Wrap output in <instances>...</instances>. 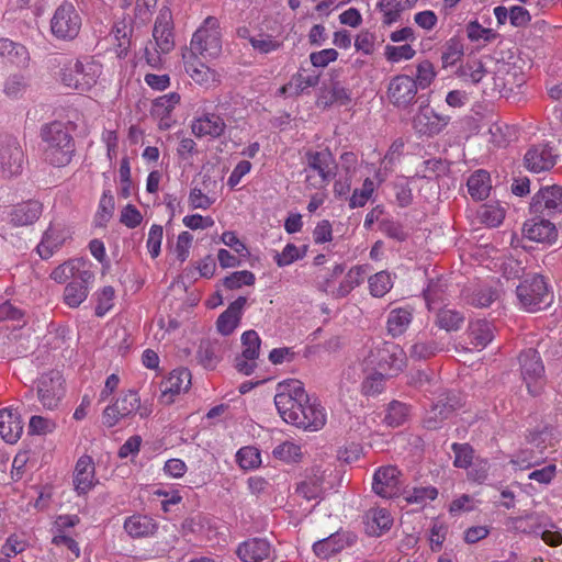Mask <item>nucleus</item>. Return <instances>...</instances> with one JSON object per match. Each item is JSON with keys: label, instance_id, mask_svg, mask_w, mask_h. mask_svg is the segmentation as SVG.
<instances>
[{"label": "nucleus", "instance_id": "nucleus-41", "mask_svg": "<svg viewBox=\"0 0 562 562\" xmlns=\"http://www.w3.org/2000/svg\"><path fill=\"white\" fill-rule=\"evenodd\" d=\"M464 321V314L452 308H440L436 315V325L446 331L459 330Z\"/></svg>", "mask_w": 562, "mask_h": 562}, {"label": "nucleus", "instance_id": "nucleus-39", "mask_svg": "<svg viewBox=\"0 0 562 562\" xmlns=\"http://www.w3.org/2000/svg\"><path fill=\"white\" fill-rule=\"evenodd\" d=\"M82 271H89L85 269V262L81 259H71L57 266L52 271L50 278L58 283H65L69 279H79Z\"/></svg>", "mask_w": 562, "mask_h": 562}, {"label": "nucleus", "instance_id": "nucleus-17", "mask_svg": "<svg viewBox=\"0 0 562 562\" xmlns=\"http://www.w3.org/2000/svg\"><path fill=\"white\" fill-rule=\"evenodd\" d=\"M401 471L394 465L379 468L373 475V492L383 498L397 496L401 488Z\"/></svg>", "mask_w": 562, "mask_h": 562}, {"label": "nucleus", "instance_id": "nucleus-49", "mask_svg": "<svg viewBox=\"0 0 562 562\" xmlns=\"http://www.w3.org/2000/svg\"><path fill=\"white\" fill-rule=\"evenodd\" d=\"M441 348L435 340H417L409 349V357L414 360H426L434 357Z\"/></svg>", "mask_w": 562, "mask_h": 562}, {"label": "nucleus", "instance_id": "nucleus-48", "mask_svg": "<svg viewBox=\"0 0 562 562\" xmlns=\"http://www.w3.org/2000/svg\"><path fill=\"white\" fill-rule=\"evenodd\" d=\"M463 56V44L457 38L452 37L445 44L441 53V60L443 67L452 66Z\"/></svg>", "mask_w": 562, "mask_h": 562}, {"label": "nucleus", "instance_id": "nucleus-35", "mask_svg": "<svg viewBox=\"0 0 562 562\" xmlns=\"http://www.w3.org/2000/svg\"><path fill=\"white\" fill-rule=\"evenodd\" d=\"M196 359L203 368L213 370L222 359V346L218 341L202 340L196 351Z\"/></svg>", "mask_w": 562, "mask_h": 562}, {"label": "nucleus", "instance_id": "nucleus-50", "mask_svg": "<svg viewBox=\"0 0 562 562\" xmlns=\"http://www.w3.org/2000/svg\"><path fill=\"white\" fill-rule=\"evenodd\" d=\"M393 286L390 273L380 271L369 278L370 293L375 297L384 296Z\"/></svg>", "mask_w": 562, "mask_h": 562}, {"label": "nucleus", "instance_id": "nucleus-32", "mask_svg": "<svg viewBox=\"0 0 562 562\" xmlns=\"http://www.w3.org/2000/svg\"><path fill=\"white\" fill-rule=\"evenodd\" d=\"M413 321L412 307H396L389 312L386 319L387 334L393 338L402 336Z\"/></svg>", "mask_w": 562, "mask_h": 562}, {"label": "nucleus", "instance_id": "nucleus-37", "mask_svg": "<svg viewBox=\"0 0 562 562\" xmlns=\"http://www.w3.org/2000/svg\"><path fill=\"white\" fill-rule=\"evenodd\" d=\"M351 101V92L349 89L340 85L339 81H333L329 88H324L318 98V102L324 108L335 103L346 105Z\"/></svg>", "mask_w": 562, "mask_h": 562}, {"label": "nucleus", "instance_id": "nucleus-12", "mask_svg": "<svg viewBox=\"0 0 562 562\" xmlns=\"http://www.w3.org/2000/svg\"><path fill=\"white\" fill-rule=\"evenodd\" d=\"M417 83L406 75L394 77L387 88V94L391 103L398 109H408L417 99Z\"/></svg>", "mask_w": 562, "mask_h": 562}, {"label": "nucleus", "instance_id": "nucleus-62", "mask_svg": "<svg viewBox=\"0 0 562 562\" xmlns=\"http://www.w3.org/2000/svg\"><path fill=\"white\" fill-rule=\"evenodd\" d=\"M374 190L373 181L367 178L363 181L361 189H356L349 199V206L351 209L362 207L366 205L368 200L371 198Z\"/></svg>", "mask_w": 562, "mask_h": 562}, {"label": "nucleus", "instance_id": "nucleus-19", "mask_svg": "<svg viewBox=\"0 0 562 562\" xmlns=\"http://www.w3.org/2000/svg\"><path fill=\"white\" fill-rule=\"evenodd\" d=\"M558 155L546 143L536 144L528 148L524 156V165L531 172H542L552 169L557 164Z\"/></svg>", "mask_w": 562, "mask_h": 562}, {"label": "nucleus", "instance_id": "nucleus-43", "mask_svg": "<svg viewBox=\"0 0 562 562\" xmlns=\"http://www.w3.org/2000/svg\"><path fill=\"white\" fill-rule=\"evenodd\" d=\"M295 493L306 501L319 498L323 493V477L316 474L306 476L296 484Z\"/></svg>", "mask_w": 562, "mask_h": 562}, {"label": "nucleus", "instance_id": "nucleus-38", "mask_svg": "<svg viewBox=\"0 0 562 562\" xmlns=\"http://www.w3.org/2000/svg\"><path fill=\"white\" fill-rule=\"evenodd\" d=\"M180 99L179 93L170 92L154 100L151 113L160 119V127H169V124L165 122V120L170 116L175 106L180 102Z\"/></svg>", "mask_w": 562, "mask_h": 562}, {"label": "nucleus", "instance_id": "nucleus-14", "mask_svg": "<svg viewBox=\"0 0 562 562\" xmlns=\"http://www.w3.org/2000/svg\"><path fill=\"white\" fill-rule=\"evenodd\" d=\"M260 337L256 330H247L241 335L243 352L235 358V368L238 372L250 375L257 368L256 360L260 353Z\"/></svg>", "mask_w": 562, "mask_h": 562}, {"label": "nucleus", "instance_id": "nucleus-61", "mask_svg": "<svg viewBox=\"0 0 562 562\" xmlns=\"http://www.w3.org/2000/svg\"><path fill=\"white\" fill-rule=\"evenodd\" d=\"M438 496V490L435 486H417L407 493L405 499L409 504H424L427 501H434Z\"/></svg>", "mask_w": 562, "mask_h": 562}, {"label": "nucleus", "instance_id": "nucleus-21", "mask_svg": "<svg viewBox=\"0 0 562 562\" xmlns=\"http://www.w3.org/2000/svg\"><path fill=\"white\" fill-rule=\"evenodd\" d=\"M191 128L196 137L218 138L224 134L226 123L221 115L205 112L194 119Z\"/></svg>", "mask_w": 562, "mask_h": 562}, {"label": "nucleus", "instance_id": "nucleus-15", "mask_svg": "<svg viewBox=\"0 0 562 562\" xmlns=\"http://www.w3.org/2000/svg\"><path fill=\"white\" fill-rule=\"evenodd\" d=\"M530 211L541 215L562 213V187L554 184L541 188L532 196Z\"/></svg>", "mask_w": 562, "mask_h": 562}, {"label": "nucleus", "instance_id": "nucleus-9", "mask_svg": "<svg viewBox=\"0 0 562 562\" xmlns=\"http://www.w3.org/2000/svg\"><path fill=\"white\" fill-rule=\"evenodd\" d=\"M450 117L438 114L429 106V100L420 101L419 111L413 119V128L420 136L438 135L449 123Z\"/></svg>", "mask_w": 562, "mask_h": 562}, {"label": "nucleus", "instance_id": "nucleus-34", "mask_svg": "<svg viewBox=\"0 0 562 562\" xmlns=\"http://www.w3.org/2000/svg\"><path fill=\"white\" fill-rule=\"evenodd\" d=\"M0 57H7L20 68H27L31 60L27 48L23 44L9 38H0Z\"/></svg>", "mask_w": 562, "mask_h": 562}, {"label": "nucleus", "instance_id": "nucleus-11", "mask_svg": "<svg viewBox=\"0 0 562 562\" xmlns=\"http://www.w3.org/2000/svg\"><path fill=\"white\" fill-rule=\"evenodd\" d=\"M462 406L460 396L454 392H447L439 396L424 418V426L427 429H438L458 408Z\"/></svg>", "mask_w": 562, "mask_h": 562}, {"label": "nucleus", "instance_id": "nucleus-57", "mask_svg": "<svg viewBox=\"0 0 562 562\" xmlns=\"http://www.w3.org/2000/svg\"><path fill=\"white\" fill-rule=\"evenodd\" d=\"M272 454L278 460L295 462L301 457V447L293 442L284 441L273 449Z\"/></svg>", "mask_w": 562, "mask_h": 562}, {"label": "nucleus", "instance_id": "nucleus-28", "mask_svg": "<svg viewBox=\"0 0 562 562\" xmlns=\"http://www.w3.org/2000/svg\"><path fill=\"white\" fill-rule=\"evenodd\" d=\"M495 326L486 319H476L469 324L468 335L470 344L479 349H484L495 337Z\"/></svg>", "mask_w": 562, "mask_h": 562}, {"label": "nucleus", "instance_id": "nucleus-47", "mask_svg": "<svg viewBox=\"0 0 562 562\" xmlns=\"http://www.w3.org/2000/svg\"><path fill=\"white\" fill-rule=\"evenodd\" d=\"M378 7L383 12V23L386 25L397 22L402 12L407 9L402 0H382Z\"/></svg>", "mask_w": 562, "mask_h": 562}, {"label": "nucleus", "instance_id": "nucleus-18", "mask_svg": "<svg viewBox=\"0 0 562 562\" xmlns=\"http://www.w3.org/2000/svg\"><path fill=\"white\" fill-rule=\"evenodd\" d=\"M153 37L160 53L167 54L175 47L173 21L171 10L167 7L160 9L155 20Z\"/></svg>", "mask_w": 562, "mask_h": 562}, {"label": "nucleus", "instance_id": "nucleus-7", "mask_svg": "<svg viewBox=\"0 0 562 562\" xmlns=\"http://www.w3.org/2000/svg\"><path fill=\"white\" fill-rule=\"evenodd\" d=\"M371 363L389 375H396L406 367L404 349L394 342L384 341L370 351Z\"/></svg>", "mask_w": 562, "mask_h": 562}, {"label": "nucleus", "instance_id": "nucleus-44", "mask_svg": "<svg viewBox=\"0 0 562 562\" xmlns=\"http://www.w3.org/2000/svg\"><path fill=\"white\" fill-rule=\"evenodd\" d=\"M64 237L60 232L52 225L45 231L41 243L37 246V252L42 259H48L54 251L63 244Z\"/></svg>", "mask_w": 562, "mask_h": 562}, {"label": "nucleus", "instance_id": "nucleus-40", "mask_svg": "<svg viewBox=\"0 0 562 562\" xmlns=\"http://www.w3.org/2000/svg\"><path fill=\"white\" fill-rule=\"evenodd\" d=\"M368 526L371 532L380 536L393 525L391 513L385 508H372L367 513Z\"/></svg>", "mask_w": 562, "mask_h": 562}, {"label": "nucleus", "instance_id": "nucleus-5", "mask_svg": "<svg viewBox=\"0 0 562 562\" xmlns=\"http://www.w3.org/2000/svg\"><path fill=\"white\" fill-rule=\"evenodd\" d=\"M220 22L215 16H207L203 25L192 36L190 43V57H217L222 52Z\"/></svg>", "mask_w": 562, "mask_h": 562}, {"label": "nucleus", "instance_id": "nucleus-26", "mask_svg": "<svg viewBox=\"0 0 562 562\" xmlns=\"http://www.w3.org/2000/svg\"><path fill=\"white\" fill-rule=\"evenodd\" d=\"M43 213V204L36 200H29L16 204L10 212V223L13 226H29L34 224Z\"/></svg>", "mask_w": 562, "mask_h": 562}, {"label": "nucleus", "instance_id": "nucleus-1", "mask_svg": "<svg viewBox=\"0 0 562 562\" xmlns=\"http://www.w3.org/2000/svg\"><path fill=\"white\" fill-rule=\"evenodd\" d=\"M43 158L53 167L70 164L76 150L75 140L68 128L58 121L45 124L41 128Z\"/></svg>", "mask_w": 562, "mask_h": 562}, {"label": "nucleus", "instance_id": "nucleus-31", "mask_svg": "<svg viewBox=\"0 0 562 562\" xmlns=\"http://www.w3.org/2000/svg\"><path fill=\"white\" fill-rule=\"evenodd\" d=\"M524 234L528 239L538 243H552L557 238L555 226L544 218L526 222L524 224Z\"/></svg>", "mask_w": 562, "mask_h": 562}, {"label": "nucleus", "instance_id": "nucleus-53", "mask_svg": "<svg viewBox=\"0 0 562 562\" xmlns=\"http://www.w3.org/2000/svg\"><path fill=\"white\" fill-rule=\"evenodd\" d=\"M451 449L454 453L453 465L456 468L468 469L472 464L474 450L469 443L454 442Z\"/></svg>", "mask_w": 562, "mask_h": 562}, {"label": "nucleus", "instance_id": "nucleus-27", "mask_svg": "<svg viewBox=\"0 0 562 562\" xmlns=\"http://www.w3.org/2000/svg\"><path fill=\"white\" fill-rule=\"evenodd\" d=\"M23 431L20 415L10 408L0 409V436L8 443L19 440Z\"/></svg>", "mask_w": 562, "mask_h": 562}, {"label": "nucleus", "instance_id": "nucleus-3", "mask_svg": "<svg viewBox=\"0 0 562 562\" xmlns=\"http://www.w3.org/2000/svg\"><path fill=\"white\" fill-rule=\"evenodd\" d=\"M81 26L82 18L69 1H64L55 9L49 22L50 34L63 42H71L77 38Z\"/></svg>", "mask_w": 562, "mask_h": 562}, {"label": "nucleus", "instance_id": "nucleus-45", "mask_svg": "<svg viewBox=\"0 0 562 562\" xmlns=\"http://www.w3.org/2000/svg\"><path fill=\"white\" fill-rule=\"evenodd\" d=\"M115 209L114 196L111 190H104L100 199L98 211L95 214V225L105 226L106 223L112 218Z\"/></svg>", "mask_w": 562, "mask_h": 562}, {"label": "nucleus", "instance_id": "nucleus-30", "mask_svg": "<svg viewBox=\"0 0 562 562\" xmlns=\"http://www.w3.org/2000/svg\"><path fill=\"white\" fill-rule=\"evenodd\" d=\"M101 65L94 60H76L74 63V72L79 80V91L86 92L95 85L101 75Z\"/></svg>", "mask_w": 562, "mask_h": 562}, {"label": "nucleus", "instance_id": "nucleus-55", "mask_svg": "<svg viewBox=\"0 0 562 562\" xmlns=\"http://www.w3.org/2000/svg\"><path fill=\"white\" fill-rule=\"evenodd\" d=\"M363 272L361 267L352 268L340 283L337 290V296L344 297L349 294L351 290L361 284L363 282Z\"/></svg>", "mask_w": 562, "mask_h": 562}, {"label": "nucleus", "instance_id": "nucleus-58", "mask_svg": "<svg viewBox=\"0 0 562 562\" xmlns=\"http://www.w3.org/2000/svg\"><path fill=\"white\" fill-rule=\"evenodd\" d=\"M307 246L303 247V252L294 244H288L283 248L282 252L274 255V261L278 267H285L293 263L295 260L301 259L305 256Z\"/></svg>", "mask_w": 562, "mask_h": 562}, {"label": "nucleus", "instance_id": "nucleus-63", "mask_svg": "<svg viewBox=\"0 0 562 562\" xmlns=\"http://www.w3.org/2000/svg\"><path fill=\"white\" fill-rule=\"evenodd\" d=\"M383 390L384 374L382 372H374L368 375L361 384V392L366 396H375Z\"/></svg>", "mask_w": 562, "mask_h": 562}, {"label": "nucleus", "instance_id": "nucleus-60", "mask_svg": "<svg viewBox=\"0 0 562 562\" xmlns=\"http://www.w3.org/2000/svg\"><path fill=\"white\" fill-rule=\"evenodd\" d=\"M255 274L248 270H241L225 277L223 284L228 290L239 289L241 285H252L255 283Z\"/></svg>", "mask_w": 562, "mask_h": 562}, {"label": "nucleus", "instance_id": "nucleus-51", "mask_svg": "<svg viewBox=\"0 0 562 562\" xmlns=\"http://www.w3.org/2000/svg\"><path fill=\"white\" fill-rule=\"evenodd\" d=\"M29 87V82L25 76L21 74H14L9 76L3 83V92L9 98H20L26 88Z\"/></svg>", "mask_w": 562, "mask_h": 562}, {"label": "nucleus", "instance_id": "nucleus-10", "mask_svg": "<svg viewBox=\"0 0 562 562\" xmlns=\"http://www.w3.org/2000/svg\"><path fill=\"white\" fill-rule=\"evenodd\" d=\"M64 394V379L60 372L53 370L41 375L37 381V397L45 408H56Z\"/></svg>", "mask_w": 562, "mask_h": 562}, {"label": "nucleus", "instance_id": "nucleus-24", "mask_svg": "<svg viewBox=\"0 0 562 562\" xmlns=\"http://www.w3.org/2000/svg\"><path fill=\"white\" fill-rule=\"evenodd\" d=\"M246 297L239 296L234 302H232L228 307L218 316L216 321V328L218 333L224 336H228L233 334V331L237 328L241 316L243 311L246 305Z\"/></svg>", "mask_w": 562, "mask_h": 562}, {"label": "nucleus", "instance_id": "nucleus-2", "mask_svg": "<svg viewBox=\"0 0 562 562\" xmlns=\"http://www.w3.org/2000/svg\"><path fill=\"white\" fill-rule=\"evenodd\" d=\"M274 405L281 418L291 425L305 420L300 411L310 402L304 384L295 379H288L277 384Z\"/></svg>", "mask_w": 562, "mask_h": 562}, {"label": "nucleus", "instance_id": "nucleus-13", "mask_svg": "<svg viewBox=\"0 0 562 562\" xmlns=\"http://www.w3.org/2000/svg\"><path fill=\"white\" fill-rule=\"evenodd\" d=\"M24 162V153L18 140L7 137L0 144V176L11 178L21 173Z\"/></svg>", "mask_w": 562, "mask_h": 562}, {"label": "nucleus", "instance_id": "nucleus-33", "mask_svg": "<svg viewBox=\"0 0 562 562\" xmlns=\"http://www.w3.org/2000/svg\"><path fill=\"white\" fill-rule=\"evenodd\" d=\"M124 529L133 538L151 537L157 532L158 525L146 515H133L125 519Z\"/></svg>", "mask_w": 562, "mask_h": 562}, {"label": "nucleus", "instance_id": "nucleus-56", "mask_svg": "<svg viewBox=\"0 0 562 562\" xmlns=\"http://www.w3.org/2000/svg\"><path fill=\"white\" fill-rule=\"evenodd\" d=\"M467 35L471 42H492L497 34L487 27H483L477 21H471L467 25Z\"/></svg>", "mask_w": 562, "mask_h": 562}, {"label": "nucleus", "instance_id": "nucleus-54", "mask_svg": "<svg viewBox=\"0 0 562 562\" xmlns=\"http://www.w3.org/2000/svg\"><path fill=\"white\" fill-rule=\"evenodd\" d=\"M236 460L240 468L255 469L261 463L260 452L255 447H243L236 453Z\"/></svg>", "mask_w": 562, "mask_h": 562}, {"label": "nucleus", "instance_id": "nucleus-64", "mask_svg": "<svg viewBox=\"0 0 562 562\" xmlns=\"http://www.w3.org/2000/svg\"><path fill=\"white\" fill-rule=\"evenodd\" d=\"M115 291L111 285L103 286L97 293L98 304L95 306V315L99 317L104 316L113 306Z\"/></svg>", "mask_w": 562, "mask_h": 562}, {"label": "nucleus", "instance_id": "nucleus-42", "mask_svg": "<svg viewBox=\"0 0 562 562\" xmlns=\"http://www.w3.org/2000/svg\"><path fill=\"white\" fill-rule=\"evenodd\" d=\"M497 297V291L488 285L474 288L465 295L467 303L479 308L490 306Z\"/></svg>", "mask_w": 562, "mask_h": 562}, {"label": "nucleus", "instance_id": "nucleus-16", "mask_svg": "<svg viewBox=\"0 0 562 562\" xmlns=\"http://www.w3.org/2000/svg\"><path fill=\"white\" fill-rule=\"evenodd\" d=\"M236 554L243 562H276L277 555L267 539L251 538L241 542Z\"/></svg>", "mask_w": 562, "mask_h": 562}, {"label": "nucleus", "instance_id": "nucleus-52", "mask_svg": "<svg viewBox=\"0 0 562 562\" xmlns=\"http://www.w3.org/2000/svg\"><path fill=\"white\" fill-rule=\"evenodd\" d=\"M186 63V70L190 74V77L199 85H209L215 80V71L209 68L203 63L198 66H193L188 60Z\"/></svg>", "mask_w": 562, "mask_h": 562}, {"label": "nucleus", "instance_id": "nucleus-36", "mask_svg": "<svg viewBox=\"0 0 562 562\" xmlns=\"http://www.w3.org/2000/svg\"><path fill=\"white\" fill-rule=\"evenodd\" d=\"M468 191L475 201L485 200L491 191L490 173L483 169L473 172L467 182Z\"/></svg>", "mask_w": 562, "mask_h": 562}, {"label": "nucleus", "instance_id": "nucleus-8", "mask_svg": "<svg viewBox=\"0 0 562 562\" xmlns=\"http://www.w3.org/2000/svg\"><path fill=\"white\" fill-rule=\"evenodd\" d=\"M519 363L528 392L533 396L538 395L544 379V366L539 352L533 348L524 350L519 356Z\"/></svg>", "mask_w": 562, "mask_h": 562}, {"label": "nucleus", "instance_id": "nucleus-6", "mask_svg": "<svg viewBox=\"0 0 562 562\" xmlns=\"http://www.w3.org/2000/svg\"><path fill=\"white\" fill-rule=\"evenodd\" d=\"M306 167V182L315 188H323L327 186L335 177L337 165L333 154L328 150L313 151L308 150L305 154Z\"/></svg>", "mask_w": 562, "mask_h": 562}, {"label": "nucleus", "instance_id": "nucleus-23", "mask_svg": "<svg viewBox=\"0 0 562 562\" xmlns=\"http://www.w3.org/2000/svg\"><path fill=\"white\" fill-rule=\"evenodd\" d=\"M351 542L352 538L348 532L337 531L316 541L313 551L319 559H328L349 547Z\"/></svg>", "mask_w": 562, "mask_h": 562}, {"label": "nucleus", "instance_id": "nucleus-25", "mask_svg": "<svg viewBox=\"0 0 562 562\" xmlns=\"http://www.w3.org/2000/svg\"><path fill=\"white\" fill-rule=\"evenodd\" d=\"M94 462L90 456L78 459L74 473V485L78 494H86L95 485Z\"/></svg>", "mask_w": 562, "mask_h": 562}, {"label": "nucleus", "instance_id": "nucleus-20", "mask_svg": "<svg viewBox=\"0 0 562 562\" xmlns=\"http://www.w3.org/2000/svg\"><path fill=\"white\" fill-rule=\"evenodd\" d=\"M94 280L92 271H82L79 279L71 280L64 289V303L70 308H77L89 294V284Z\"/></svg>", "mask_w": 562, "mask_h": 562}, {"label": "nucleus", "instance_id": "nucleus-4", "mask_svg": "<svg viewBox=\"0 0 562 562\" xmlns=\"http://www.w3.org/2000/svg\"><path fill=\"white\" fill-rule=\"evenodd\" d=\"M516 294L521 307L531 313L549 306L553 300L547 282L539 274L525 279L517 286Z\"/></svg>", "mask_w": 562, "mask_h": 562}, {"label": "nucleus", "instance_id": "nucleus-29", "mask_svg": "<svg viewBox=\"0 0 562 562\" xmlns=\"http://www.w3.org/2000/svg\"><path fill=\"white\" fill-rule=\"evenodd\" d=\"M301 417L305 420H300V423L295 424V427L302 428L304 430L316 431L323 428L326 424V414L324 408L316 400L313 402L310 400L307 404L302 407L300 411Z\"/></svg>", "mask_w": 562, "mask_h": 562}, {"label": "nucleus", "instance_id": "nucleus-22", "mask_svg": "<svg viewBox=\"0 0 562 562\" xmlns=\"http://www.w3.org/2000/svg\"><path fill=\"white\" fill-rule=\"evenodd\" d=\"M191 384V373L187 369L173 370L167 379L161 381V401L166 404L173 402V395L187 391Z\"/></svg>", "mask_w": 562, "mask_h": 562}, {"label": "nucleus", "instance_id": "nucleus-46", "mask_svg": "<svg viewBox=\"0 0 562 562\" xmlns=\"http://www.w3.org/2000/svg\"><path fill=\"white\" fill-rule=\"evenodd\" d=\"M408 417V406L398 401L389 404L384 423L390 427H398L403 425Z\"/></svg>", "mask_w": 562, "mask_h": 562}, {"label": "nucleus", "instance_id": "nucleus-59", "mask_svg": "<svg viewBox=\"0 0 562 562\" xmlns=\"http://www.w3.org/2000/svg\"><path fill=\"white\" fill-rule=\"evenodd\" d=\"M116 408H119L121 416L127 417L139 408V396L135 391L130 390L115 402Z\"/></svg>", "mask_w": 562, "mask_h": 562}]
</instances>
